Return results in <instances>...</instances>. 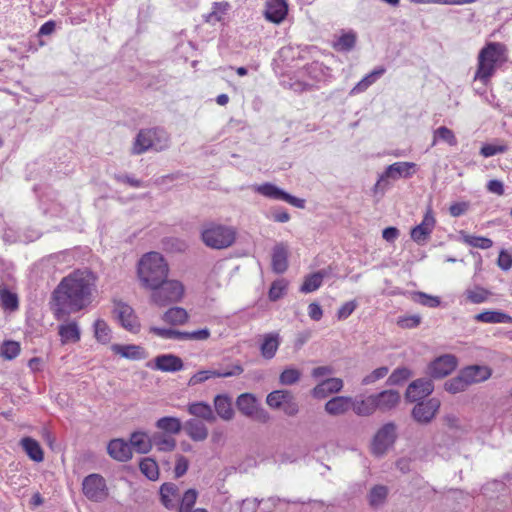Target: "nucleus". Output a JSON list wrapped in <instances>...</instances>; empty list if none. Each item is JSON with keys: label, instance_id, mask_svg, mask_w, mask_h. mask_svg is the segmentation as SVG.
Masks as SVG:
<instances>
[{"label": "nucleus", "instance_id": "47", "mask_svg": "<svg viewBox=\"0 0 512 512\" xmlns=\"http://www.w3.org/2000/svg\"><path fill=\"white\" fill-rule=\"evenodd\" d=\"M94 335L98 342L107 344L111 339V330L107 323L102 319L94 322Z\"/></svg>", "mask_w": 512, "mask_h": 512}, {"label": "nucleus", "instance_id": "62", "mask_svg": "<svg viewBox=\"0 0 512 512\" xmlns=\"http://www.w3.org/2000/svg\"><path fill=\"white\" fill-rule=\"evenodd\" d=\"M507 149L508 148L506 145L485 144L482 146L480 154L483 157L488 158L499 153H504L507 151Z\"/></svg>", "mask_w": 512, "mask_h": 512}, {"label": "nucleus", "instance_id": "48", "mask_svg": "<svg viewBox=\"0 0 512 512\" xmlns=\"http://www.w3.org/2000/svg\"><path fill=\"white\" fill-rule=\"evenodd\" d=\"M21 351L20 344L16 341H4L0 346V355L6 360L15 359Z\"/></svg>", "mask_w": 512, "mask_h": 512}, {"label": "nucleus", "instance_id": "7", "mask_svg": "<svg viewBox=\"0 0 512 512\" xmlns=\"http://www.w3.org/2000/svg\"><path fill=\"white\" fill-rule=\"evenodd\" d=\"M150 290H152L151 301L157 306L179 302L184 295V286L177 280L165 279L162 284Z\"/></svg>", "mask_w": 512, "mask_h": 512}, {"label": "nucleus", "instance_id": "37", "mask_svg": "<svg viewBox=\"0 0 512 512\" xmlns=\"http://www.w3.org/2000/svg\"><path fill=\"white\" fill-rule=\"evenodd\" d=\"M385 73V68L378 67L371 73L363 77L350 91V95H357L366 91L372 84H374L378 78Z\"/></svg>", "mask_w": 512, "mask_h": 512}, {"label": "nucleus", "instance_id": "59", "mask_svg": "<svg viewBox=\"0 0 512 512\" xmlns=\"http://www.w3.org/2000/svg\"><path fill=\"white\" fill-rule=\"evenodd\" d=\"M389 370L387 367H379L375 370H373L370 374L366 375L363 379H362V385H370V384H373L375 383L376 381L384 378L385 376H387Z\"/></svg>", "mask_w": 512, "mask_h": 512}, {"label": "nucleus", "instance_id": "34", "mask_svg": "<svg viewBox=\"0 0 512 512\" xmlns=\"http://www.w3.org/2000/svg\"><path fill=\"white\" fill-rule=\"evenodd\" d=\"M160 495L163 505L168 509L175 508L180 499L178 488L173 483H164L160 488Z\"/></svg>", "mask_w": 512, "mask_h": 512}, {"label": "nucleus", "instance_id": "2", "mask_svg": "<svg viewBox=\"0 0 512 512\" xmlns=\"http://www.w3.org/2000/svg\"><path fill=\"white\" fill-rule=\"evenodd\" d=\"M508 61V48L502 42H487L478 52L474 82L488 86L491 79Z\"/></svg>", "mask_w": 512, "mask_h": 512}, {"label": "nucleus", "instance_id": "51", "mask_svg": "<svg viewBox=\"0 0 512 512\" xmlns=\"http://www.w3.org/2000/svg\"><path fill=\"white\" fill-rule=\"evenodd\" d=\"M149 331L162 338L167 340H182L183 331H178L172 328H160L156 326L150 327Z\"/></svg>", "mask_w": 512, "mask_h": 512}, {"label": "nucleus", "instance_id": "46", "mask_svg": "<svg viewBox=\"0 0 512 512\" xmlns=\"http://www.w3.org/2000/svg\"><path fill=\"white\" fill-rule=\"evenodd\" d=\"M438 141L446 142L450 146L457 145L455 134L445 126H441L434 131L432 145H436Z\"/></svg>", "mask_w": 512, "mask_h": 512}, {"label": "nucleus", "instance_id": "18", "mask_svg": "<svg viewBox=\"0 0 512 512\" xmlns=\"http://www.w3.org/2000/svg\"><path fill=\"white\" fill-rule=\"evenodd\" d=\"M288 4L286 0H267L264 15L272 23L279 24L287 16Z\"/></svg>", "mask_w": 512, "mask_h": 512}, {"label": "nucleus", "instance_id": "40", "mask_svg": "<svg viewBox=\"0 0 512 512\" xmlns=\"http://www.w3.org/2000/svg\"><path fill=\"white\" fill-rule=\"evenodd\" d=\"M156 427L166 433L175 435L182 430L183 424L177 417L166 416L157 420Z\"/></svg>", "mask_w": 512, "mask_h": 512}, {"label": "nucleus", "instance_id": "45", "mask_svg": "<svg viewBox=\"0 0 512 512\" xmlns=\"http://www.w3.org/2000/svg\"><path fill=\"white\" fill-rule=\"evenodd\" d=\"M0 303L4 310L15 311L18 308V297L4 285L0 286Z\"/></svg>", "mask_w": 512, "mask_h": 512}, {"label": "nucleus", "instance_id": "42", "mask_svg": "<svg viewBox=\"0 0 512 512\" xmlns=\"http://www.w3.org/2000/svg\"><path fill=\"white\" fill-rule=\"evenodd\" d=\"M326 276L325 271H318L305 277L300 291L302 293H311L316 291L321 285L323 278Z\"/></svg>", "mask_w": 512, "mask_h": 512}, {"label": "nucleus", "instance_id": "57", "mask_svg": "<svg viewBox=\"0 0 512 512\" xmlns=\"http://www.w3.org/2000/svg\"><path fill=\"white\" fill-rule=\"evenodd\" d=\"M466 296L470 302L474 304H480L487 300L489 292L484 288L475 287L473 289L467 290Z\"/></svg>", "mask_w": 512, "mask_h": 512}, {"label": "nucleus", "instance_id": "3", "mask_svg": "<svg viewBox=\"0 0 512 512\" xmlns=\"http://www.w3.org/2000/svg\"><path fill=\"white\" fill-rule=\"evenodd\" d=\"M169 267L158 252L144 254L138 262V278L145 288H155L167 279Z\"/></svg>", "mask_w": 512, "mask_h": 512}, {"label": "nucleus", "instance_id": "60", "mask_svg": "<svg viewBox=\"0 0 512 512\" xmlns=\"http://www.w3.org/2000/svg\"><path fill=\"white\" fill-rule=\"evenodd\" d=\"M411 376L410 370L405 367L395 369L388 378L391 385L399 384Z\"/></svg>", "mask_w": 512, "mask_h": 512}, {"label": "nucleus", "instance_id": "11", "mask_svg": "<svg viewBox=\"0 0 512 512\" xmlns=\"http://www.w3.org/2000/svg\"><path fill=\"white\" fill-rule=\"evenodd\" d=\"M244 372V368L240 364L233 365L228 370L205 369L194 373L188 380L189 386L202 384L212 378H227L239 376Z\"/></svg>", "mask_w": 512, "mask_h": 512}, {"label": "nucleus", "instance_id": "39", "mask_svg": "<svg viewBox=\"0 0 512 512\" xmlns=\"http://www.w3.org/2000/svg\"><path fill=\"white\" fill-rule=\"evenodd\" d=\"M474 319L483 323H512V317L500 311H484L475 315Z\"/></svg>", "mask_w": 512, "mask_h": 512}, {"label": "nucleus", "instance_id": "49", "mask_svg": "<svg viewBox=\"0 0 512 512\" xmlns=\"http://www.w3.org/2000/svg\"><path fill=\"white\" fill-rule=\"evenodd\" d=\"M141 472L149 479L156 480L159 476L158 465L155 460L151 458H144L139 464Z\"/></svg>", "mask_w": 512, "mask_h": 512}, {"label": "nucleus", "instance_id": "27", "mask_svg": "<svg viewBox=\"0 0 512 512\" xmlns=\"http://www.w3.org/2000/svg\"><path fill=\"white\" fill-rule=\"evenodd\" d=\"M288 268V247L284 243H278L272 251V269L281 274Z\"/></svg>", "mask_w": 512, "mask_h": 512}, {"label": "nucleus", "instance_id": "19", "mask_svg": "<svg viewBox=\"0 0 512 512\" xmlns=\"http://www.w3.org/2000/svg\"><path fill=\"white\" fill-rule=\"evenodd\" d=\"M183 429L187 436L195 441L202 442L207 439L209 431L207 426L200 420L191 418L183 424Z\"/></svg>", "mask_w": 512, "mask_h": 512}, {"label": "nucleus", "instance_id": "33", "mask_svg": "<svg viewBox=\"0 0 512 512\" xmlns=\"http://www.w3.org/2000/svg\"><path fill=\"white\" fill-rule=\"evenodd\" d=\"M131 449H134L137 453L145 454L148 453L152 448V439L146 432L135 431L130 436Z\"/></svg>", "mask_w": 512, "mask_h": 512}, {"label": "nucleus", "instance_id": "9", "mask_svg": "<svg viewBox=\"0 0 512 512\" xmlns=\"http://www.w3.org/2000/svg\"><path fill=\"white\" fill-rule=\"evenodd\" d=\"M397 439V426L386 423L378 429L371 443V452L376 456L385 455Z\"/></svg>", "mask_w": 512, "mask_h": 512}, {"label": "nucleus", "instance_id": "12", "mask_svg": "<svg viewBox=\"0 0 512 512\" xmlns=\"http://www.w3.org/2000/svg\"><path fill=\"white\" fill-rule=\"evenodd\" d=\"M436 219L431 207H428L420 224L411 229V239L418 245H424L430 239L435 228Z\"/></svg>", "mask_w": 512, "mask_h": 512}, {"label": "nucleus", "instance_id": "5", "mask_svg": "<svg viewBox=\"0 0 512 512\" xmlns=\"http://www.w3.org/2000/svg\"><path fill=\"white\" fill-rule=\"evenodd\" d=\"M204 244L213 249L230 247L236 239V231L231 226L210 223L204 226L201 232Z\"/></svg>", "mask_w": 512, "mask_h": 512}, {"label": "nucleus", "instance_id": "36", "mask_svg": "<svg viewBox=\"0 0 512 512\" xmlns=\"http://www.w3.org/2000/svg\"><path fill=\"white\" fill-rule=\"evenodd\" d=\"M20 444L31 460L35 462L43 461L44 453L38 441L31 437H24L21 439Z\"/></svg>", "mask_w": 512, "mask_h": 512}, {"label": "nucleus", "instance_id": "53", "mask_svg": "<svg viewBox=\"0 0 512 512\" xmlns=\"http://www.w3.org/2000/svg\"><path fill=\"white\" fill-rule=\"evenodd\" d=\"M288 282L285 279H278L271 284L269 289V299L271 301H277L282 298L286 292Z\"/></svg>", "mask_w": 512, "mask_h": 512}, {"label": "nucleus", "instance_id": "16", "mask_svg": "<svg viewBox=\"0 0 512 512\" xmlns=\"http://www.w3.org/2000/svg\"><path fill=\"white\" fill-rule=\"evenodd\" d=\"M439 407L440 401L436 398H431L426 402L416 404L412 410V416L419 423H428L434 418Z\"/></svg>", "mask_w": 512, "mask_h": 512}, {"label": "nucleus", "instance_id": "55", "mask_svg": "<svg viewBox=\"0 0 512 512\" xmlns=\"http://www.w3.org/2000/svg\"><path fill=\"white\" fill-rule=\"evenodd\" d=\"M387 488L382 485H377L373 487L369 494V502L371 506H379L384 502L387 496Z\"/></svg>", "mask_w": 512, "mask_h": 512}, {"label": "nucleus", "instance_id": "13", "mask_svg": "<svg viewBox=\"0 0 512 512\" xmlns=\"http://www.w3.org/2000/svg\"><path fill=\"white\" fill-rule=\"evenodd\" d=\"M113 313L121 326L126 330L137 333L140 330V322L133 308L128 304L118 301L114 303Z\"/></svg>", "mask_w": 512, "mask_h": 512}, {"label": "nucleus", "instance_id": "10", "mask_svg": "<svg viewBox=\"0 0 512 512\" xmlns=\"http://www.w3.org/2000/svg\"><path fill=\"white\" fill-rule=\"evenodd\" d=\"M253 190L266 198L284 201L297 208H304L305 206L304 199L294 197L272 183L254 185Z\"/></svg>", "mask_w": 512, "mask_h": 512}, {"label": "nucleus", "instance_id": "58", "mask_svg": "<svg viewBox=\"0 0 512 512\" xmlns=\"http://www.w3.org/2000/svg\"><path fill=\"white\" fill-rule=\"evenodd\" d=\"M413 299L417 303L430 308H435L440 305L439 297L431 296L423 292H416L413 296Z\"/></svg>", "mask_w": 512, "mask_h": 512}, {"label": "nucleus", "instance_id": "50", "mask_svg": "<svg viewBox=\"0 0 512 512\" xmlns=\"http://www.w3.org/2000/svg\"><path fill=\"white\" fill-rule=\"evenodd\" d=\"M468 386L469 385H468L466 379L463 377L462 371H460L458 376L451 378L445 382L446 391L453 393V394L466 390V388Z\"/></svg>", "mask_w": 512, "mask_h": 512}, {"label": "nucleus", "instance_id": "25", "mask_svg": "<svg viewBox=\"0 0 512 512\" xmlns=\"http://www.w3.org/2000/svg\"><path fill=\"white\" fill-rule=\"evenodd\" d=\"M154 361V368L163 372H177L184 367L182 359L173 354L159 355Z\"/></svg>", "mask_w": 512, "mask_h": 512}, {"label": "nucleus", "instance_id": "38", "mask_svg": "<svg viewBox=\"0 0 512 512\" xmlns=\"http://www.w3.org/2000/svg\"><path fill=\"white\" fill-rule=\"evenodd\" d=\"M357 34L353 30L343 31L333 42V47L337 51L348 52L356 44Z\"/></svg>", "mask_w": 512, "mask_h": 512}, {"label": "nucleus", "instance_id": "64", "mask_svg": "<svg viewBox=\"0 0 512 512\" xmlns=\"http://www.w3.org/2000/svg\"><path fill=\"white\" fill-rule=\"evenodd\" d=\"M281 410L288 416H295L299 412V406L291 393Z\"/></svg>", "mask_w": 512, "mask_h": 512}, {"label": "nucleus", "instance_id": "32", "mask_svg": "<svg viewBox=\"0 0 512 512\" xmlns=\"http://www.w3.org/2000/svg\"><path fill=\"white\" fill-rule=\"evenodd\" d=\"M280 345V336L278 333H268L263 336V341L260 345V352L263 358L272 359Z\"/></svg>", "mask_w": 512, "mask_h": 512}, {"label": "nucleus", "instance_id": "20", "mask_svg": "<svg viewBox=\"0 0 512 512\" xmlns=\"http://www.w3.org/2000/svg\"><path fill=\"white\" fill-rule=\"evenodd\" d=\"M61 344L77 343L81 339V330L76 321H66L58 327Z\"/></svg>", "mask_w": 512, "mask_h": 512}, {"label": "nucleus", "instance_id": "28", "mask_svg": "<svg viewBox=\"0 0 512 512\" xmlns=\"http://www.w3.org/2000/svg\"><path fill=\"white\" fill-rule=\"evenodd\" d=\"M111 350L115 354L120 355L121 357L129 360H142L145 359L147 356L145 350L141 346L134 344H113L111 346Z\"/></svg>", "mask_w": 512, "mask_h": 512}, {"label": "nucleus", "instance_id": "4", "mask_svg": "<svg viewBox=\"0 0 512 512\" xmlns=\"http://www.w3.org/2000/svg\"><path fill=\"white\" fill-rule=\"evenodd\" d=\"M168 133L161 128L142 129L138 132L132 147V153L140 155L148 150L163 151L169 147Z\"/></svg>", "mask_w": 512, "mask_h": 512}, {"label": "nucleus", "instance_id": "52", "mask_svg": "<svg viewBox=\"0 0 512 512\" xmlns=\"http://www.w3.org/2000/svg\"><path fill=\"white\" fill-rule=\"evenodd\" d=\"M152 444H154L158 450L168 452L174 450L176 441L171 436L159 434L153 437Z\"/></svg>", "mask_w": 512, "mask_h": 512}, {"label": "nucleus", "instance_id": "35", "mask_svg": "<svg viewBox=\"0 0 512 512\" xmlns=\"http://www.w3.org/2000/svg\"><path fill=\"white\" fill-rule=\"evenodd\" d=\"M162 320L173 326L184 325L189 320V314L184 308L175 306L164 312Z\"/></svg>", "mask_w": 512, "mask_h": 512}, {"label": "nucleus", "instance_id": "31", "mask_svg": "<svg viewBox=\"0 0 512 512\" xmlns=\"http://www.w3.org/2000/svg\"><path fill=\"white\" fill-rule=\"evenodd\" d=\"M376 408L381 411H387L394 408L400 401V394L395 390H386L374 394Z\"/></svg>", "mask_w": 512, "mask_h": 512}, {"label": "nucleus", "instance_id": "41", "mask_svg": "<svg viewBox=\"0 0 512 512\" xmlns=\"http://www.w3.org/2000/svg\"><path fill=\"white\" fill-rule=\"evenodd\" d=\"M229 10V4L226 2H216L213 4L212 11L205 16L206 22L215 25L223 22Z\"/></svg>", "mask_w": 512, "mask_h": 512}, {"label": "nucleus", "instance_id": "8", "mask_svg": "<svg viewBox=\"0 0 512 512\" xmlns=\"http://www.w3.org/2000/svg\"><path fill=\"white\" fill-rule=\"evenodd\" d=\"M82 493L91 502H104L109 496L105 478L98 473L87 475L82 481Z\"/></svg>", "mask_w": 512, "mask_h": 512}, {"label": "nucleus", "instance_id": "24", "mask_svg": "<svg viewBox=\"0 0 512 512\" xmlns=\"http://www.w3.org/2000/svg\"><path fill=\"white\" fill-rule=\"evenodd\" d=\"M216 414L224 421L234 418L235 412L232 406V398L228 394H218L214 397Z\"/></svg>", "mask_w": 512, "mask_h": 512}, {"label": "nucleus", "instance_id": "17", "mask_svg": "<svg viewBox=\"0 0 512 512\" xmlns=\"http://www.w3.org/2000/svg\"><path fill=\"white\" fill-rule=\"evenodd\" d=\"M434 386L430 379H417L406 390V398L410 402H417L433 392Z\"/></svg>", "mask_w": 512, "mask_h": 512}, {"label": "nucleus", "instance_id": "29", "mask_svg": "<svg viewBox=\"0 0 512 512\" xmlns=\"http://www.w3.org/2000/svg\"><path fill=\"white\" fill-rule=\"evenodd\" d=\"M187 411L190 415L196 418L203 419L207 422H214L216 420L212 407L204 401H196L187 405Z\"/></svg>", "mask_w": 512, "mask_h": 512}, {"label": "nucleus", "instance_id": "63", "mask_svg": "<svg viewBox=\"0 0 512 512\" xmlns=\"http://www.w3.org/2000/svg\"><path fill=\"white\" fill-rule=\"evenodd\" d=\"M357 303L356 301H348L344 303L337 312V317L339 320L347 319L356 309Z\"/></svg>", "mask_w": 512, "mask_h": 512}, {"label": "nucleus", "instance_id": "22", "mask_svg": "<svg viewBox=\"0 0 512 512\" xmlns=\"http://www.w3.org/2000/svg\"><path fill=\"white\" fill-rule=\"evenodd\" d=\"M468 385L483 382L490 378L492 370L485 365H472L461 370Z\"/></svg>", "mask_w": 512, "mask_h": 512}, {"label": "nucleus", "instance_id": "14", "mask_svg": "<svg viewBox=\"0 0 512 512\" xmlns=\"http://www.w3.org/2000/svg\"><path fill=\"white\" fill-rule=\"evenodd\" d=\"M236 406L239 411L248 417H253L260 421H267L268 414L259 408L256 397L251 393H243L237 397Z\"/></svg>", "mask_w": 512, "mask_h": 512}, {"label": "nucleus", "instance_id": "6", "mask_svg": "<svg viewBox=\"0 0 512 512\" xmlns=\"http://www.w3.org/2000/svg\"><path fill=\"white\" fill-rule=\"evenodd\" d=\"M415 168L416 164L413 162H395L388 165L373 187L374 195H384L390 187L389 180L396 181L400 178H410L414 174Z\"/></svg>", "mask_w": 512, "mask_h": 512}, {"label": "nucleus", "instance_id": "30", "mask_svg": "<svg viewBox=\"0 0 512 512\" xmlns=\"http://www.w3.org/2000/svg\"><path fill=\"white\" fill-rule=\"evenodd\" d=\"M351 409L358 416L372 415L377 410L374 394L364 398H352Z\"/></svg>", "mask_w": 512, "mask_h": 512}, {"label": "nucleus", "instance_id": "61", "mask_svg": "<svg viewBox=\"0 0 512 512\" xmlns=\"http://www.w3.org/2000/svg\"><path fill=\"white\" fill-rule=\"evenodd\" d=\"M211 333L208 328H203L191 332L183 331L182 340L205 341L210 337Z\"/></svg>", "mask_w": 512, "mask_h": 512}, {"label": "nucleus", "instance_id": "56", "mask_svg": "<svg viewBox=\"0 0 512 512\" xmlns=\"http://www.w3.org/2000/svg\"><path fill=\"white\" fill-rule=\"evenodd\" d=\"M197 499V492L194 489L187 490L181 498L179 512H191Z\"/></svg>", "mask_w": 512, "mask_h": 512}, {"label": "nucleus", "instance_id": "15", "mask_svg": "<svg viewBox=\"0 0 512 512\" xmlns=\"http://www.w3.org/2000/svg\"><path fill=\"white\" fill-rule=\"evenodd\" d=\"M457 359L451 354H445L436 358L429 365V374L433 378H443L455 370Z\"/></svg>", "mask_w": 512, "mask_h": 512}, {"label": "nucleus", "instance_id": "43", "mask_svg": "<svg viewBox=\"0 0 512 512\" xmlns=\"http://www.w3.org/2000/svg\"><path fill=\"white\" fill-rule=\"evenodd\" d=\"M461 240L463 243L479 249H489L493 246V241L490 238L470 235L467 233H461Z\"/></svg>", "mask_w": 512, "mask_h": 512}, {"label": "nucleus", "instance_id": "23", "mask_svg": "<svg viewBox=\"0 0 512 512\" xmlns=\"http://www.w3.org/2000/svg\"><path fill=\"white\" fill-rule=\"evenodd\" d=\"M343 388V381L340 378H328L312 390V396L317 399L326 398L332 393H337Z\"/></svg>", "mask_w": 512, "mask_h": 512}, {"label": "nucleus", "instance_id": "44", "mask_svg": "<svg viewBox=\"0 0 512 512\" xmlns=\"http://www.w3.org/2000/svg\"><path fill=\"white\" fill-rule=\"evenodd\" d=\"M291 392L288 390H275L266 397L267 405L272 409H281L288 400Z\"/></svg>", "mask_w": 512, "mask_h": 512}, {"label": "nucleus", "instance_id": "1", "mask_svg": "<svg viewBox=\"0 0 512 512\" xmlns=\"http://www.w3.org/2000/svg\"><path fill=\"white\" fill-rule=\"evenodd\" d=\"M95 277L88 270H77L65 277L53 293L52 309L57 320L66 319L91 303Z\"/></svg>", "mask_w": 512, "mask_h": 512}, {"label": "nucleus", "instance_id": "26", "mask_svg": "<svg viewBox=\"0 0 512 512\" xmlns=\"http://www.w3.org/2000/svg\"><path fill=\"white\" fill-rule=\"evenodd\" d=\"M352 397L336 396L331 398L325 404V411L331 416H340L351 409Z\"/></svg>", "mask_w": 512, "mask_h": 512}, {"label": "nucleus", "instance_id": "21", "mask_svg": "<svg viewBox=\"0 0 512 512\" xmlns=\"http://www.w3.org/2000/svg\"><path fill=\"white\" fill-rule=\"evenodd\" d=\"M107 451L113 459L120 462H125L132 458L131 446L123 439L111 440L108 444Z\"/></svg>", "mask_w": 512, "mask_h": 512}, {"label": "nucleus", "instance_id": "54", "mask_svg": "<svg viewBox=\"0 0 512 512\" xmlns=\"http://www.w3.org/2000/svg\"><path fill=\"white\" fill-rule=\"evenodd\" d=\"M301 378L300 370L288 367L283 370V372L279 376V382L282 385H293L297 383Z\"/></svg>", "mask_w": 512, "mask_h": 512}]
</instances>
